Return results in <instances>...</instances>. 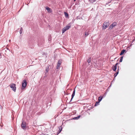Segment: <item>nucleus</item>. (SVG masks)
I'll list each match as a JSON object with an SVG mask.
<instances>
[{
  "label": "nucleus",
  "mask_w": 135,
  "mask_h": 135,
  "mask_svg": "<svg viewBox=\"0 0 135 135\" xmlns=\"http://www.w3.org/2000/svg\"><path fill=\"white\" fill-rule=\"evenodd\" d=\"M61 126H60V127H59V133H60L61 132V131L62 128H61Z\"/></svg>",
  "instance_id": "dca6fc26"
},
{
  "label": "nucleus",
  "mask_w": 135,
  "mask_h": 135,
  "mask_svg": "<svg viewBox=\"0 0 135 135\" xmlns=\"http://www.w3.org/2000/svg\"><path fill=\"white\" fill-rule=\"evenodd\" d=\"M125 51H126L125 50H124V49L123 50H122L121 51L120 53V55H122L123 54Z\"/></svg>",
  "instance_id": "9b49d317"
},
{
  "label": "nucleus",
  "mask_w": 135,
  "mask_h": 135,
  "mask_svg": "<svg viewBox=\"0 0 135 135\" xmlns=\"http://www.w3.org/2000/svg\"><path fill=\"white\" fill-rule=\"evenodd\" d=\"M100 102H99V101L98 102H96L95 104V106H97V105L98 104H99V103Z\"/></svg>",
  "instance_id": "b1692460"
},
{
  "label": "nucleus",
  "mask_w": 135,
  "mask_h": 135,
  "mask_svg": "<svg viewBox=\"0 0 135 135\" xmlns=\"http://www.w3.org/2000/svg\"><path fill=\"white\" fill-rule=\"evenodd\" d=\"M9 86L12 89V90H13L15 92L16 90V84H15L12 83L9 85Z\"/></svg>",
  "instance_id": "f03ea898"
},
{
  "label": "nucleus",
  "mask_w": 135,
  "mask_h": 135,
  "mask_svg": "<svg viewBox=\"0 0 135 135\" xmlns=\"http://www.w3.org/2000/svg\"><path fill=\"white\" fill-rule=\"evenodd\" d=\"M106 94H107V93H105V95H106Z\"/></svg>",
  "instance_id": "cd10ccee"
},
{
  "label": "nucleus",
  "mask_w": 135,
  "mask_h": 135,
  "mask_svg": "<svg viewBox=\"0 0 135 135\" xmlns=\"http://www.w3.org/2000/svg\"><path fill=\"white\" fill-rule=\"evenodd\" d=\"M109 24L108 22H104L103 25V29H105L109 26Z\"/></svg>",
  "instance_id": "7ed1b4c3"
},
{
  "label": "nucleus",
  "mask_w": 135,
  "mask_h": 135,
  "mask_svg": "<svg viewBox=\"0 0 135 135\" xmlns=\"http://www.w3.org/2000/svg\"><path fill=\"white\" fill-rule=\"evenodd\" d=\"M60 65H59L57 64V66H56V69H59V68Z\"/></svg>",
  "instance_id": "5701e85b"
},
{
  "label": "nucleus",
  "mask_w": 135,
  "mask_h": 135,
  "mask_svg": "<svg viewBox=\"0 0 135 135\" xmlns=\"http://www.w3.org/2000/svg\"><path fill=\"white\" fill-rule=\"evenodd\" d=\"M135 40V38H134V40Z\"/></svg>",
  "instance_id": "c756f323"
},
{
  "label": "nucleus",
  "mask_w": 135,
  "mask_h": 135,
  "mask_svg": "<svg viewBox=\"0 0 135 135\" xmlns=\"http://www.w3.org/2000/svg\"><path fill=\"white\" fill-rule=\"evenodd\" d=\"M123 59V56H122L120 57V60L119 62H121L122 61V60Z\"/></svg>",
  "instance_id": "412c9836"
},
{
  "label": "nucleus",
  "mask_w": 135,
  "mask_h": 135,
  "mask_svg": "<svg viewBox=\"0 0 135 135\" xmlns=\"http://www.w3.org/2000/svg\"><path fill=\"white\" fill-rule=\"evenodd\" d=\"M22 87L21 88V89L23 90L25 89L27 84V82L26 80H23L22 81Z\"/></svg>",
  "instance_id": "f257e3e1"
},
{
  "label": "nucleus",
  "mask_w": 135,
  "mask_h": 135,
  "mask_svg": "<svg viewBox=\"0 0 135 135\" xmlns=\"http://www.w3.org/2000/svg\"><path fill=\"white\" fill-rule=\"evenodd\" d=\"M3 125H2L1 124H0V126H1V127H2L3 126Z\"/></svg>",
  "instance_id": "bb28decb"
},
{
  "label": "nucleus",
  "mask_w": 135,
  "mask_h": 135,
  "mask_svg": "<svg viewBox=\"0 0 135 135\" xmlns=\"http://www.w3.org/2000/svg\"><path fill=\"white\" fill-rule=\"evenodd\" d=\"M117 25V23L115 22H114L112 23L109 27V30H110L112 29V28Z\"/></svg>",
  "instance_id": "423d86ee"
},
{
  "label": "nucleus",
  "mask_w": 135,
  "mask_h": 135,
  "mask_svg": "<svg viewBox=\"0 0 135 135\" xmlns=\"http://www.w3.org/2000/svg\"><path fill=\"white\" fill-rule=\"evenodd\" d=\"M103 98V97L102 96L101 97H99V98H98L99 102H100L101 101V100Z\"/></svg>",
  "instance_id": "2eb2a0df"
},
{
  "label": "nucleus",
  "mask_w": 135,
  "mask_h": 135,
  "mask_svg": "<svg viewBox=\"0 0 135 135\" xmlns=\"http://www.w3.org/2000/svg\"><path fill=\"white\" fill-rule=\"evenodd\" d=\"M75 88L74 89L73 93L71 95V99L69 102V103H70L72 101L74 96L75 95Z\"/></svg>",
  "instance_id": "0eeeda50"
},
{
  "label": "nucleus",
  "mask_w": 135,
  "mask_h": 135,
  "mask_svg": "<svg viewBox=\"0 0 135 135\" xmlns=\"http://www.w3.org/2000/svg\"><path fill=\"white\" fill-rule=\"evenodd\" d=\"M119 66H118V71H117V73H115L114 74V76L115 77L117 76V75L118 74V70H119Z\"/></svg>",
  "instance_id": "4468645a"
},
{
  "label": "nucleus",
  "mask_w": 135,
  "mask_h": 135,
  "mask_svg": "<svg viewBox=\"0 0 135 135\" xmlns=\"http://www.w3.org/2000/svg\"><path fill=\"white\" fill-rule=\"evenodd\" d=\"M0 105H1L0 104Z\"/></svg>",
  "instance_id": "473e14b6"
},
{
  "label": "nucleus",
  "mask_w": 135,
  "mask_h": 135,
  "mask_svg": "<svg viewBox=\"0 0 135 135\" xmlns=\"http://www.w3.org/2000/svg\"><path fill=\"white\" fill-rule=\"evenodd\" d=\"M62 60L61 59H60L59 60L57 64L60 65L62 63Z\"/></svg>",
  "instance_id": "ddd939ff"
},
{
  "label": "nucleus",
  "mask_w": 135,
  "mask_h": 135,
  "mask_svg": "<svg viewBox=\"0 0 135 135\" xmlns=\"http://www.w3.org/2000/svg\"><path fill=\"white\" fill-rule=\"evenodd\" d=\"M61 126H60V127H59V133H60L61 132V131L62 128H61Z\"/></svg>",
  "instance_id": "f3484780"
},
{
  "label": "nucleus",
  "mask_w": 135,
  "mask_h": 135,
  "mask_svg": "<svg viewBox=\"0 0 135 135\" xmlns=\"http://www.w3.org/2000/svg\"><path fill=\"white\" fill-rule=\"evenodd\" d=\"M64 14H65V16L66 17H67L68 16V14L67 13L65 12Z\"/></svg>",
  "instance_id": "aec40b11"
},
{
  "label": "nucleus",
  "mask_w": 135,
  "mask_h": 135,
  "mask_svg": "<svg viewBox=\"0 0 135 135\" xmlns=\"http://www.w3.org/2000/svg\"><path fill=\"white\" fill-rule=\"evenodd\" d=\"M90 29H88L86 30L85 33V35L87 36L89 34V32H90Z\"/></svg>",
  "instance_id": "6e6552de"
},
{
  "label": "nucleus",
  "mask_w": 135,
  "mask_h": 135,
  "mask_svg": "<svg viewBox=\"0 0 135 135\" xmlns=\"http://www.w3.org/2000/svg\"><path fill=\"white\" fill-rule=\"evenodd\" d=\"M0 107H2V106H1V105H0Z\"/></svg>",
  "instance_id": "c85d7f7f"
},
{
  "label": "nucleus",
  "mask_w": 135,
  "mask_h": 135,
  "mask_svg": "<svg viewBox=\"0 0 135 135\" xmlns=\"http://www.w3.org/2000/svg\"><path fill=\"white\" fill-rule=\"evenodd\" d=\"M49 67H47L46 69V71L47 72L49 71Z\"/></svg>",
  "instance_id": "4be33fe9"
},
{
  "label": "nucleus",
  "mask_w": 135,
  "mask_h": 135,
  "mask_svg": "<svg viewBox=\"0 0 135 135\" xmlns=\"http://www.w3.org/2000/svg\"><path fill=\"white\" fill-rule=\"evenodd\" d=\"M38 46H41V45L40 44V43H38Z\"/></svg>",
  "instance_id": "393cba45"
},
{
  "label": "nucleus",
  "mask_w": 135,
  "mask_h": 135,
  "mask_svg": "<svg viewBox=\"0 0 135 135\" xmlns=\"http://www.w3.org/2000/svg\"><path fill=\"white\" fill-rule=\"evenodd\" d=\"M71 27V26L67 25L62 30V33H64L66 30H69Z\"/></svg>",
  "instance_id": "20e7f679"
},
{
  "label": "nucleus",
  "mask_w": 135,
  "mask_h": 135,
  "mask_svg": "<svg viewBox=\"0 0 135 135\" xmlns=\"http://www.w3.org/2000/svg\"><path fill=\"white\" fill-rule=\"evenodd\" d=\"M80 115H79L78 117H75L73 118V119H74V120L78 119L80 118Z\"/></svg>",
  "instance_id": "f8f14e48"
},
{
  "label": "nucleus",
  "mask_w": 135,
  "mask_h": 135,
  "mask_svg": "<svg viewBox=\"0 0 135 135\" xmlns=\"http://www.w3.org/2000/svg\"><path fill=\"white\" fill-rule=\"evenodd\" d=\"M46 9L47 10L48 12L49 13H51L52 12V10L49 7H46Z\"/></svg>",
  "instance_id": "1a4fd4ad"
},
{
  "label": "nucleus",
  "mask_w": 135,
  "mask_h": 135,
  "mask_svg": "<svg viewBox=\"0 0 135 135\" xmlns=\"http://www.w3.org/2000/svg\"><path fill=\"white\" fill-rule=\"evenodd\" d=\"M76 0H74V1H75Z\"/></svg>",
  "instance_id": "2f4dec72"
},
{
  "label": "nucleus",
  "mask_w": 135,
  "mask_h": 135,
  "mask_svg": "<svg viewBox=\"0 0 135 135\" xmlns=\"http://www.w3.org/2000/svg\"><path fill=\"white\" fill-rule=\"evenodd\" d=\"M26 126V122L24 120H22V121L21 127L23 129H24Z\"/></svg>",
  "instance_id": "39448f33"
},
{
  "label": "nucleus",
  "mask_w": 135,
  "mask_h": 135,
  "mask_svg": "<svg viewBox=\"0 0 135 135\" xmlns=\"http://www.w3.org/2000/svg\"><path fill=\"white\" fill-rule=\"evenodd\" d=\"M22 32V27H21L20 28V34H21Z\"/></svg>",
  "instance_id": "a211bd4d"
},
{
  "label": "nucleus",
  "mask_w": 135,
  "mask_h": 135,
  "mask_svg": "<svg viewBox=\"0 0 135 135\" xmlns=\"http://www.w3.org/2000/svg\"><path fill=\"white\" fill-rule=\"evenodd\" d=\"M91 61V58H89L87 60V62L88 63H90Z\"/></svg>",
  "instance_id": "6ab92c4d"
},
{
  "label": "nucleus",
  "mask_w": 135,
  "mask_h": 135,
  "mask_svg": "<svg viewBox=\"0 0 135 135\" xmlns=\"http://www.w3.org/2000/svg\"><path fill=\"white\" fill-rule=\"evenodd\" d=\"M11 41V40H9V41Z\"/></svg>",
  "instance_id": "7c9ffc66"
},
{
  "label": "nucleus",
  "mask_w": 135,
  "mask_h": 135,
  "mask_svg": "<svg viewBox=\"0 0 135 135\" xmlns=\"http://www.w3.org/2000/svg\"><path fill=\"white\" fill-rule=\"evenodd\" d=\"M118 64V63H117L114 66H117V65Z\"/></svg>",
  "instance_id": "a878e982"
},
{
  "label": "nucleus",
  "mask_w": 135,
  "mask_h": 135,
  "mask_svg": "<svg viewBox=\"0 0 135 135\" xmlns=\"http://www.w3.org/2000/svg\"><path fill=\"white\" fill-rule=\"evenodd\" d=\"M112 68L114 71H115L117 69V66L114 65L112 66Z\"/></svg>",
  "instance_id": "9d476101"
}]
</instances>
